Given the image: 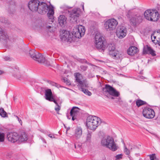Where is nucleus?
<instances>
[{
	"mask_svg": "<svg viewBox=\"0 0 160 160\" xmlns=\"http://www.w3.org/2000/svg\"><path fill=\"white\" fill-rule=\"evenodd\" d=\"M36 51L34 49H32L30 50L29 52V54L30 57L32 58H34V55Z\"/></svg>",
	"mask_w": 160,
	"mask_h": 160,
	"instance_id": "33",
	"label": "nucleus"
},
{
	"mask_svg": "<svg viewBox=\"0 0 160 160\" xmlns=\"http://www.w3.org/2000/svg\"><path fill=\"white\" fill-rule=\"evenodd\" d=\"M61 36L62 39L65 41L71 42L72 40L69 32L68 31H64L63 32H62V34H61Z\"/></svg>",
	"mask_w": 160,
	"mask_h": 160,
	"instance_id": "17",
	"label": "nucleus"
},
{
	"mask_svg": "<svg viewBox=\"0 0 160 160\" xmlns=\"http://www.w3.org/2000/svg\"><path fill=\"white\" fill-rule=\"evenodd\" d=\"M92 132H88L86 134V142L90 143L91 141Z\"/></svg>",
	"mask_w": 160,
	"mask_h": 160,
	"instance_id": "27",
	"label": "nucleus"
},
{
	"mask_svg": "<svg viewBox=\"0 0 160 160\" xmlns=\"http://www.w3.org/2000/svg\"><path fill=\"white\" fill-rule=\"evenodd\" d=\"M16 117H17V118L18 119V121L19 122V123H22V121L21 120V119H20L18 117L16 116Z\"/></svg>",
	"mask_w": 160,
	"mask_h": 160,
	"instance_id": "47",
	"label": "nucleus"
},
{
	"mask_svg": "<svg viewBox=\"0 0 160 160\" xmlns=\"http://www.w3.org/2000/svg\"><path fill=\"white\" fill-rule=\"evenodd\" d=\"M48 82L51 85L53 86H56V87H57L56 86V85L57 84L56 83H55L53 82H52L51 81H48Z\"/></svg>",
	"mask_w": 160,
	"mask_h": 160,
	"instance_id": "39",
	"label": "nucleus"
},
{
	"mask_svg": "<svg viewBox=\"0 0 160 160\" xmlns=\"http://www.w3.org/2000/svg\"><path fill=\"white\" fill-rule=\"evenodd\" d=\"M5 134L3 133L0 132V142H2L4 140Z\"/></svg>",
	"mask_w": 160,
	"mask_h": 160,
	"instance_id": "34",
	"label": "nucleus"
},
{
	"mask_svg": "<svg viewBox=\"0 0 160 160\" xmlns=\"http://www.w3.org/2000/svg\"><path fill=\"white\" fill-rule=\"evenodd\" d=\"M80 109L76 107H73L71 110L70 113V115L72 117V119L74 121L76 119L79 113Z\"/></svg>",
	"mask_w": 160,
	"mask_h": 160,
	"instance_id": "16",
	"label": "nucleus"
},
{
	"mask_svg": "<svg viewBox=\"0 0 160 160\" xmlns=\"http://www.w3.org/2000/svg\"><path fill=\"white\" fill-rule=\"evenodd\" d=\"M122 154H120L117 155L115 157H116V160H119L120 159H121L122 158Z\"/></svg>",
	"mask_w": 160,
	"mask_h": 160,
	"instance_id": "38",
	"label": "nucleus"
},
{
	"mask_svg": "<svg viewBox=\"0 0 160 160\" xmlns=\"http://www.w3.org/2000/svg\"><path fill=\"white\" fill-rule=\"evenodd\" d=\"M0 21L5 24L9 25L10 23V22L7 19L2 17H0Z\"/></svg>",
	"mask_w": 160,
	"mask_h": 160,
	"instance_id": "28",
	"label": "nucleus"
},
{
	"mask_svg": "<svg viewBox=\"0 0 160 160\" xmlns=\"http://www.w3.org/2000/svg\"><path fill=\"white\" fill-rule=\"evenodd\" d=\"M43 58L44 59V61H43V62H40L41 63H42L45 64L47 66H49L50 65V63L49 61L46 60L45 58L44 57H43Z\"/></svg>",
	"mask_w": 160,
	"mask_h": 160,
	"instance_id": "35",
	"label": "nucleus"
},
{
	"mask_svg": "<svg viewBox=\"0 0 160 160\" xmlns=\"http://www.w3.org/2000/svg\"><path fill=\"white\" fill-rule=\"evenodd\" d=\"M145 18L148 20L157 21L159 18V14L156 10H148L144 12Z\"/></svg>",
	"mask_w": 160,
	"mask_h": 160,
	"instance_id": "5",
	"label": "nucleus"
},
{
	"mask_svg": "<svg viewBox=\"0 0 160 160\" xmlns=\"http://www.w3.org/2000/svg\"><path fill=\"white\" fill-rule=\"evenodd\" d=\"M85 32L84 27L80 25L73 28L72 34L75 37L79 38L84 35Z\"/></svg>",
	"mask_w": 160,
	"mask_h": 160,
	"instance_id": "8",
	"label": "nucleus"
},
{
	"mask_svg": "<svg viewBox=\"0 0 160 160\" xmlns=\"http://www.w3.org/2000/svg\"><path fill=\"white\" fill-rule=\"evenodd\" d=\"M124 152L126 154L128 155L130 154V151L126 147H125L124 149Z\"/></svg>",
	"mask_w": 160,
	"mask_h": 160,
	"instance_id": "36",
	"label": "nucleus"
},
{
	"mask_svg": "<svg viewBox=\"0 0 160 160\" xmlns=\"http://www.w3.org/2000/svg\"><path fill=\"white\" fill-rule=\"evenodd\" d=\"M101 143L102 145L106 147L112 151H115L117 149L113 138L109 136L103 137L101 140Z\"/></svg>",
	"mask_w": 160,
	"mask_h": 160,
	"instance_id": "4",
	"label": "nucleus"
},
{
	"mask_svg": "<svg viewBox=\"0 0 160 160\" xmlns=\"http://www.w3.org/2000/svg\"><path fill=\"white\" fill-rule=\"evenodd\" d=\"M0 41L4 43H8L12 41V38L9 37L7 33L0 27Z\"/></svg>",
	"mask_w": 160,
	"mask_h": 160,
	"instance_id": "12",
	"label": "nucleus"
},
{
	"mask_svg": "<svg viewBox=\"0 0 160 160\" xmlns=\"http://www.w3.org/2000/svg\"><path fill=\"white\" fill-rule=\"evenodd\" d=\"M143 52L144 53H149L153 56L156 55L155 51L148 46H147L146 48H144Z\"/></svg>",
	"mask_w": 160,
	"mask_h": 160,
	"instance_id": "25",
	"label": "nucleus"
},
{
	"mask_svg": "<svg viewBox=\"0 0 160 160\" xmlns=\"http://www.w3.org/2000/svg\"><path fill=\"white\" fill-rule=\"evenodd\" d=\"M81 91L83 92L86 95H88L89 96H90L92 95V93L91 92L89 91L88 89L83 88H81Z\"/></svg>",
	"mask_w": 160,
	"mask_h": 160,
	"instance_id": "31",
	"label": "nucleus"
},
{
	"mask_svg": "<svg viewBox=\"0 0 160 160\" xmlns=\"http://www.w3.org/2000/svg\"><path fill=\"white\" fill-rule=\"evenodd\" d=\"M48 136L50 137V138H54V135L52 134H49L48 135Z\"/></svg>",
	"mask_w": 160,
	"mask_h": 160,
	"instance_id": "46",
	"label": "nucleus"
},
{
	"mask_svg": "<svg viewBox=\"0 0 160 160\" xmlns=\"http://www.w3.org/2000/svg\"><path fill=\"white\" fill-rule=\"evenodd\" d=\"M96 48L101 52H103L105 48L106 42L104 38L99 34H97L95 36Z\"/></svg>",
	"mask_w": 160,
	"mask_h": 160,
	"instance_id": "6",
	"label": "nucleus"
},
{
	"mask_svg": "<svg viewBox=\"0 0 160 160\" xmlns=\"http://www.w3.org/2000/svg\"><path fill=\"white\" fill-rule=\"evenodd\" d=\"M7 137L8 141L12 142L18 141V134L17 132L10 133L8 134Z\"/></svg>",
	"mask_w": 160,
	"mask_h": 160,
	"instance_id": "15",
	"label": "nucleus"
},
{
	"mask_svg": "<svg viewBox=\"0 0 160 160\" xmlns=\"http://www.w3.org/2000/svg\"><path fill=\"white\" fill-rule=\"evenodd\" d=\"M0 115L3 117H5L7 116L6 112L2 108L0 109Z\"/></svg>",
	"mask_w": 160,
	"mask_h": 160,
	"instance_id": "32",
	"label": "nucleus"
},
{
	"mask_svg": "<svg viewBox=\"0 0 160 160\" xmlns=\"http://www.w3.org/2000/svg\"><path fill=\"white\" fill-rule=\"evenodd\" d=\"M146 102L140 99L138 100L136 102V104L137 106L138 107H139L143 105H144L146 104Z\"/></svg>",
	"mask_w": 160,
	"mask_h": 160,
	"instance_id": "30",
	"label": "nucleus"
},
{
	"mask_svg": "<svg viewBox=\"0 0 160 160\" xmlns=\"http://www.w3.org/2000/svg\"><path fill=\"white\" fill-rule=\"evenodd\" d=\"M3 58L5 61H9L10 60L9 57L8 56H5L3 57Z\"/></svg>",
	"mask_w": 160,
	"mask_h": 160,
	"instance_id": "44",
	"label": "nucleus"
},
{
	"mask_svg": "<svg viewBox=\"0 0 160 160\" xmlns=\"http://www.w3.org/2000/svg\"><path fill=\"white\" fill-rule=\"evenodd\" d=\"M111 98H112V99H114V98L113 97H112Z\"/></svg>",
	"mask_w": 160,
	"mask_h": 160,
	"instance_id": "52",
	"label": "nucleus"
},
{
	"mask_svg": "<svg viewBox=\"0 0 160 160\" xmlns=\"http://www.w3.org/2000/svg\"><path fill=\"white\" fill-rule=\"evenodd\" d=\"M70 8V7L66 5H63L61 7V8L63 9L64 10L66 11H67L68 14L70 18V20L72 22L77 23L78 17L81 13L80 9L79 8L74 9L72 11H70L68 10Z\"/></svg>",
	"mask_w": 160,
	"mask_h": 160,
	"instance_id": "2",
	"label": "nucleus"
},
{
	"mask_svg": "<svg viewBox=\"0 0 160 160\" xmlns=\"http://www.w3.org/2000/svg\"><path fill=\"white\" fill-rule=\"evenodd\" d=\"M138 51V48L136 47H130L128 50V54L131 56H133Z\"/></svg>",
	"mask_w": 160,
	"mask_h": 160,
	"instance_id": "23",
	"label": "nucleus"
},
{
	"mask_svg": "<svg viewBox=\"0 0 160 160\" xmlns=\"http://www.w3.org/2000/svg\"><path fill=\"white\" fill-rule=\"evenodd\" d=\"M82 133V131L81 128L77 127L74 130V136L76 140H78L81 138Z\"/></svg>",
	"mask_w": 160,
	"mask_h": 160,
	"instance_id": "18",
	"label": "nucleus"
},
{
	"mask_svg": "<svg viewBox=\"0 0 160 160\" xmlns=\"http://www.w3.org/2000/svg\"><path fill=\"white\" fill-rule=\"evenodd\" d=\"M45 97L46 100L51 102H53L56 104V106L55 108V110L57 113L59 114L58 112L61 109V107L55 100L51 89H48L45 90Z\"/></svg>",
	"mask_w": 160,
	"mask_h": 160,
	"instance_id": "7",
	"label": "nucleus"
},
{
	"mask_svg": "<svg viewBox=\"0 0 160 160\" xmlns=\"http://www.w3.org/2000/svg\"><path fill=\"white\" fill-rule=\"evenodd\" d=\"M118 24V22L113 18L109 19L105 22L104 27L107 31H112L115 28Z\"/></svg>",
	"mask_w": 160,
	"mask_h": 160,
	"instance_id": "9",
	"label": "nucleus"
},
{
	"mask_svg": "<svg viewBox=\"0 0 160 160\" xmlns=\"http://www.w3.org/2000/svg\"><path fill=\"white\" fill-rule=\"evenodd\" d=\"M102 90L106 93L108 92L110 95L114 97H118L119 95V92H118L108 84L105 85V87L103 88Z\"/></svg>",
	"mask_w": 160,
	"mask_h": 160,
	"instance_id": "11",
	"label": "nucleus"
},
{
	"mask_svg": "<svg viewBox=\"0 0 160 160\" xmlns=\"http://www.w3.org/2000/svg\"><path fill=\"white\" fill-rule=\"evenodd\" d=\"M150 160H156V159L155 154H154L150 155Z\"/></svg>",
	"mask_w": 160,
	"mask_h": 160,
	"instance_id": "37",
	"label": "nucleus"
},
{
	"mask_svg": "<svg viewBox=\"0 0 160 160\" xmlns=\"http://www.w3.org/2000/svg\"><path fill=\"white\" fill-rule=\"evenodd\" d=\"M81 5H82V9H83V10H84V3H83V2L82 3V4H81Z\"/></svg>",
	"mask_w": 160,
	"mask_h": 160,
	"instance_id": "49",
	"label": "nucleus"
},
{
	"mask_svg": "<svg viewBox=\"0 0 160 160\" xmlns=\"http://www.w3.org/2000/svg\"><path fill=\"white\" fill-rule=\"evenodd\" d=\"M116 33L118 38L122 39L126 35V28L124 26H120L117 28Z\"/></svg>",
	"mask_w": 160,
	"mask_h": 160,
	"instance_id": "14",
	"label": "nucleus"
},
{
	"mask_svg": "<svg viewBox=\"0 0 160 160\" xmlns=\"http://www.w3.org/2000/svg\"><path fill=\"white\" fill-rule=\"evenodd\" d=\"M64 82L66 83L67 85H69L70 84L69 81L67 78H64Z\"/></svg>",
	"mask_w": 160,
	"mask_h": 160,
	"instance_id": "41",
	"label": "nucleus"
},
{
	"mask_svg": "<svg viewBox=\"0 0 160 160\" xmlns=\"http://www.w3.org/2000/svg\"><path fill=\"white\" fill-rule=\"evenodd\" d=\"M100 122V119L99 118L95 116H90L87 119L86 125L88 129L94 130Z\"/></svg>",
	"mask_w": 160,
	"mask_h": 160,
	"instance_id": "3",
	"label": "nucleus"
},
{
	"mask_svg": "<svg viewBox=\"0 0 160 160\" xmlns=\"http://www.w3.org/2000/svg\"><path fill=\"white\" fill-rule=\"evenodd\" d=\"M43 56L40 53L36 52L34 55V57L32 58L33 60L38 61V62H43L44 61V59L43 58Z\"/></svg>",
	"mask_w": 160,
	"mask_h": 160,
	"instance_id": "20",
	"label": "nucleus"
},
{
	"mask_svg": "<svg viewBox=\"0 0 160 160\" xmlns=\"http://www.w3.org/2000/svg\"><path fill=\"white\" fill-rule=\"evenodd\" d=\"M28 7L32 12H37L41 14H46L50 7L46 3L43 2H40L38 0H32L30 1Z\"/></svg>",
	"mask_w": 160,
	"mask_h": 160,
	"instance_id": "1",
	"label": "nucleus"
},
{
	"mask_svg": "<svg viewBox=\"0 0 160 160\" xmlns=\"http://www.w3.org/2000/svg\"><path fill=\"white\" fill-rule=\"evenodd\" d=\"M81 68L83 71H86L87 68V67L84 66V65H82L81 66Z\"/></svg>",
	"mask_w": 160,
	"mask_h": 160,
	"instance_id": "42",
	"label": "nucleus"
},
{
	"mask_svg": "<svg viewBox=\"0 0 160 160\" xmlns=\"http://www.w3.org/2000/svg\"><path fill=\"white\" fill-rule=\"evenodd\" d=\"M89 77H90V78H91V77H92H92H94V76H92V75H91V76H90V74H89Z\"/></svg>",
	"mask_w": 160,
	"mask_h": 160,
	"instance_id": "50",
	"label": "nucleus"
},
{
	"mask_svg": "<svg viewBox=\"0 0 160 160\" xmlns=\"http://www.w3.org/2000/svg\"><path fill=\"white\" fill-rule=\"evenodd\" d=\"M28 140L27 134L24 132H21L18 135V142H22L26 141Z\"/></svg>",
	"mask_w": 160,
	"mask_h": 160,
	"instance_id": "24",
	"label": "nucleus"
},
{
	"mask_svg": "<svg viewBox=\"0 0 160 160\" xmlns=\"http://www.w3.org/2000/svg\"><path fill=\"white\" fill-rule=\"evenodd\" d=\"M53 25H50H50H47V26H46V28H48V29L53 28Z\"/></svg>",
	"mask_w": 160,
	"mask_h": 160,
	"instance_id": "45",
	"label": "nucleus"
},
{
	"mask_svg": "<svg viewBox=\"0 0 160 160\" xmlns=\"http://www.w3.org/2000/svg\"><path fill=\"white\" fill-rule=\"evenodd\" d=\"M141 19V17L140 16H135L132 17L130 20V24L132 26H135Z\"/></svg>",
	"mask_w": 160,
	"mask_h": 160,
	"instance_id": "22",
	"label": "nucleus"
},
{
	"mask_svg": "<svg viewBox=\"0 0 160 160\" xmlns=\"http://www.w3.org/2000/svg\"><path fill=\"white\" fill-rule=\"evenodd\" d=\"M13 76L17 78L18 79H19L21 77V75L20 74V72L19 70L18 69H16L14 72H12Z\"/></svg>",
	"mask_w": 160,
	"mask_h": 160,
	"instance_id": "29",
	"label": "nucleus"
},
{
	"mask_svg": "<svg viewBox=\"0 0 160 160\" xmlns=\"http://www.w3.org/2000/svg\"><path fill=\"white\" fill-rule=\"evenodd\" d=\"M58 22L60 25L62 27L66 23L67 18L63 15H60L58 17Z\"/></svg>",
	"mask_w": 160,
	"mask_h": 160,
	"instance_id": "21",
	"label": "nucleus"
},
{
	"mask_svg": "<svg viewBox=\"0 0 160 160\" xmlns=\"http://www.w3.org/2000/svg\"><path fill=\"white\" fill-rule=\"evenodd\" d=\"M81 75L79 73H77L75 75L76 80L78 83L81 85V87L84 86V82L82 81L80 78Z\"/></svg>",
	"mask_w": 160,
	"mask_h": 160,
	"instance_id": "26",
	"label": "nucleus"
},
{
	"mask_svg": "<svg viewBox=\"0 0 160 160\" xmlns=\"http://www.w3.org/2000/svg\"><path fill=\"white\" fill-rule=\"evenodd\" d=\"M48 11V12L47 13V15L49 18L51 20L49 21V23L52 24V23L53 22V20L54 19L53 14L54 11L53 7L52 6L51 7H50Z\"/></svg>",
	"mask_w": 160,
	"mask_h": 160,
	"instance_id": "19",
	"label": "nucleus"
},
{
	"mask_svg": "<svg viewBox=\"0 0 160 160\" xmlns=\"http://www.w3.org/2000/svg\"><path fill=\"white\" fill-rule=\"evenodd\" d=\"M107 48H108L109 55L114 58H118L119 57V52L115 49V46L114 43L109 44Z\"/></svg>",
	"mask_w": 160,
	"mask_h": 160,
	"instance_id": "10",
	"label": "nucleus"
},
{
	"mask_svg": "<svg viewBox=\"0 0 160 160\" xmlns=\"http://www.w3.org/2000/svg\"><path fill=\"white\" fill-rule=\"evenodd\" d=\"M158 40H157V41L158 43V44L160 46V38H158Z\"/></svg>",
	"mask_w": 160,
	"mask_h": 160,
	"instance_id": "48",
	"label": "nucleus"
},
{
	"mask_svg": "<svg viewBox=\"0 0 160 160\" xmlns=\"http://www.w3.org/2000/svg\"><path fill=\"white\" fill-rule=\"evenodd\" d=\"M74 147L76 148L80 149L81 147V145L80 144H78V143H75L74 144Z\"/></svg>",
	"mask_w": 160,
	"mask_h": 160,
	"instance_id": "40",
	"label": "nucleus"
},
{
	"mask_svg": "<svg viewBox=\"0 0 160 160\" xmlns=\"http://www.w3.org/2000/svg\"><path fill=\"white\" fill-rule=\"evenodd\" d=\"M2 71L0 70V75L2 74Z\"/></svg>",
	"mask_w": 160,
	"mask_h": 160,
	"instance_id": "51",
	"label": "nucleus"
},
{
	"mask_svg": "<svg viewBox=\"0 0 160 160\" xmlns=\"http://www.w3.org/2000/svg\"><path fill=\"white\" fill-rule=\"evenodd\" d=\"M142 113L143 116L148 118H153L155 115L154 110L151 108L147 107L144 108Z\"/></svg>",
	"mask_w": 160,
	"mask_h": 160,
	"instance_id": "13",
	"label": "nucleus"
},
{
	"mask_svg": "<svg viewBox=\"0 0 160 160\" xmlns=\"http://www.w3.org/2000/svg\"><path fill=\"white\" fill-rule=\"evenodd\" d=\"M151 39H152V42H154V41H155V39H156L157 40V38L154 35H152L151 37Z\"/></svg>",
	"mask_w": 160,
	"mask_h": 160,
	"instance_id": "43",
	"label": "nucleus"
}]
</instances>
